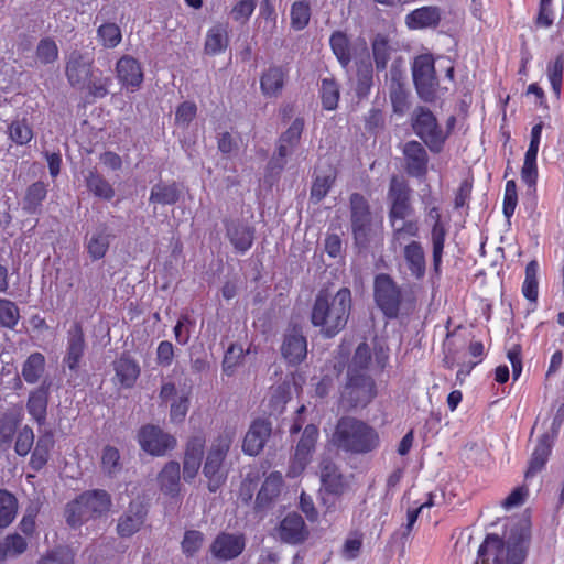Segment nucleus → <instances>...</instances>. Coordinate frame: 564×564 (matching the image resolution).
<instances>
[{"instance_id":"1","label":"nucleus","mask_w":564,"mask_h":564,"mask_svg":"<svg viewBox=\"0 0 564 564\" xmlns=\"http://www.w3.org/2000/svg\"><path fill=\"white\" fill-rule=\"evenodd\" d=\"M351 310V292L348 288H341L329 297L321 292L313 304L311 322L321 328L324 337L330 338L337 335L346 326Z\"/></svg>"},{"instance_id":"2","label":"nucleus","mask_w":564,"mask_h":564,"mask_svg":"<svg viewBox=\"0 0 564 564\" xmlns=\"http://www.w3.org/2000/svg\"><path fill=\"white\" fill-rule=\"evenodd\" d=\"M478 556L482 564L492 558V564H521L525 557V535L518 527L506 531L503 538L488 534L479 546Z\"/></svg>"},{"instance_id":"3","label":"nucleus","mask_w":564,"mask_h":564,"mask_svg":"<svg viewBox=\"0 0 564 564\" xmlns=\"http://www.w3.org/2000/svg\"><path fill=\"white\" fill-rule=\"evenodd\" d=\"M332 442L338 448L354 453L366 454L379 445L377 431L366 422L345 416L338 420L332 436Z\"/></svg>"},{"instance_id":"4","label":"nucleus","mask_w":564,"mask_h":564,"mask_svg":"<svg viewBox=\"0 0 564 564\" xmlns=\"http://www.w3.org/2000/svg\"><path fill=\"white\" fill-rule=\"evenodd\" d=\"M112 506V499L104 489H93L80 494L66 506V522L73 527H80L89 519L100 518L107 514Z\"/></svg>"},{"instance_id":"5","label":"nucleus","mask_w":564,"mask_h":564,"mask_svg":"<svg viewBox=\"0 0 564 564\" xmlns=\"http://www.w3.org/2000/svg\"><path fill=\"white\" fill-rule=\"evenodd\" d=\"M412 127L432 152L442 151L447 133L442 130L432 111L423 107L417 108L413 113Z\"/></svg>"},{"instance_id":"6","label":"nucleus","mask_w":564,"mask_h":564,"mask_svg":"<svg viewBox=\"0 0 564 564\" xmlns=\"http://www.w3.org/2000/svg\"><path fill=\"white\" fill-rule=\"evenodd\" d=\"M340 402L344 408L366 406L376 395L375 381L365 373H347Z\"/></svg>"},{"instance_id":"7","label":"nucleus","mask_w":564,"mask_h":564,"mask_svg":"<svg viewBox=\"0 0 564 564\" xmlns=\"http://www.w3.org/2000/svg\"><path fill=\"white\" fill-rule=\"evenodd\" d=\"M373 296L377 306L388 318H397L402 302L401 289L393 279L386 273L375 278Z\"/></svg>"},{"instance_id":"8","label":"nucleus","mask_w":564,"mask_h":564,"mask_svg":"<svg viewBox=\"0 0 564 564\" xmlns=\"http://www.w3.org/2000/svg\"><path fill=\"white\" fill-rule=\"evenodd\" d=\"M387 199L390 205L388 214L390 224L404 220L412 215L411 188L402 177H391Z\"/></svg>"},{"instance_id":"9","label":"nucleus","mask_w":564,"mask_h":564,"mask_svg":"<svg viewBox=\"0 0 564 564\" xmlns=\"http://www.w3.org/2000/svg\"><path fill=\"white\" fill-rule=\"evenodd\" d=\"M351 228L355 241L360 247H366L372 236V215L367 199L354 193L350 196Z\"/></svg>"},{"instance_id":"10","label":"nucleus","mask_w":564,"mask_h":564,"mask_svg":"<svg viewBox=\"0 0 564 564\" xmlns=\"http://www.w3.org/2000/svg\"><path fill=\"white\" fill-rule=\"evenodd\" d=\"M94 74V58L88 53L73 51L66 57L65 76L68 84L83 90L86 88Z\"/></svg>"},{"instance_id":"11","label":"nucleus","mask_w":564,"mask_h":564,"mask_svg":"<svg viewBox=\"0 0 564 564\" xmlns=\"http://www.w3.org/2000/svg\"><path fill=\"white\" fill-rule=\"evenodd\" d=\"M412 75L419 96L426 101L432 100L438 84L432 56H417L412 66Z\"/></svg>"},{"instance_id":"12","label":"nucleus","mask_w":564,"mask_h":564,"mask_svg":"<svg viewBox=\"0 0 564 564\" xmlns=\"http://www.w3.org/2000/svg\"><path fill=\"white\" fill-rule=\"evenodd\" d=\"M318 429L314 424L305 426L300 441L296 444L293 459L288 470V477L300 476L312 459L318 440Z\"/></svg>"},{"instance_id":"13","label":"nucleus","mask_w":564,"mask_h":564,"mask_svg":"<svg viewBox=\"0 0 564 564\" xmlns=\"http://www.w3.org/2000/svg\"><path fill=\"white\" fill-rule=\"evenodd\" d=\"M138 441L141 448L152 456H163L176 446V438L155 425L142 426L138 433Z\"/></svg>"},{"instance_id":"14","label":"nucleus","mask_w":564,"mask_h":564,"mask_svg":"<svg viewBox=\"0 0 564 564\" xmlns=\"http://www.w3.org/2000/svg\"><path fill=\"white\" fill-rule=\"evenodd\" d=\"M229 449V442L226 438H219L212 445L208 452L203 473L208 478V489L215 492L224 480L223 460Z\"/></svg>"},{"instance_id":"15","label":"nucleus","mask_w":564,"mask_h":564,"mask_svg":"<svg viewBox=\"0 0 564 564\" xmlns=\"http://www.w3.org/2000/svg\"><path fill=\"white\" fill-rule=\"evenodd\" d=\"M148 516L147 506L141 500H133L119 517L117 533L121 538H130L141 530Z\"/></svg>"},{"instance_id":"16","label":"nucleus","mask_w":564,"mask_h":564,"mask_svg":"<svg viewBox=\"0 0 564 564\" xmlns=\"http://www.w3.org/2000/svg\"><path fill=\"white\" fill-rule=\"evenodd\" d=\"M204 447L205 437L203 435H195L187 442L183 459L185 481L191 482L196 477L202 465Z\"/></svg>"},{"instance_id":"17","label":"nucleus","mask_w":564,"mask_h":564,"mask_svg":"<svg viewBox=\"0 0 564 564\" xmlns=\"http://www.w3.org/2000/svg\"><path fill=\"white\" fill-rule=\"evenodd\" d=\"M284 359L291 365H299L307 355V341L302 330L293 327L288 330L281 346Z\"/></svg>"},{"instance_id":"18","label":"nucleus","mask_w":564,"mask_h":564,"mask_svg":"<svg viewBox=\"0 0 564 564\" xmlns=\"http://www.w3.org/2000/svg\"><path fill=\"white\" fill-rule=\"evenodd\" d=\"M403 155L409 175L414 177H423L426 175L429 156L426 150L420 142H406L403 148Z\"/></svg>"},{"instance_id":"19","label":"nucleus","mask_w":564,"mask_h":564,"mask_svg":"<svg viewBox=\"0 0 564 564\" xmlns=\"http://www.w3.org/2000/svg\"><path fill=\"white\" fill-rule=\"evenodd\" d=\"M245 549L243 535L220 533L210 545L214 557L228 561L237 557Z\"/></svg>"},{"instance_id":"20","label":"nucleus","mask_w":564,"mask_h":564,"mask_svg":"<svg viewBox=\"0 0 564 564\" xmlns=\"http://www.w3.org/2000/svg\"><path fill=\"white\" fill-rule=\"evenodd\" d=\"M86 348L84 332L79 323H74L67 334V348L64 362L69 370L76 371Z\"/></svg>"},{"instance_id":"21","label":"nucleus","mask_w":564,"mask_h":564,"mask_svg":"<svg viewBox=\"0 0 564 564\" xmlns=\"http://www.w3.org/2000/svg\"><path fill=\"white\" fill-rule=\"evenodd\" d=\"M118 80L132 90L140 87L143 82V70L140 63L130 55H123L116 64Z\"/></svg>"},{"instance_id":"22","label":"nucleus","mask_w":564,"mask_h":564,"mask_svg":"<svg viewBox=\"0 0 564 564\" xmlns=\"http://www.w3.org/2000/svg\"><path fill=\"white\" fill-rule=\"evenodd\" d=\"M308 535V530L303 518L299 513H289L280 522L279 536L289 544H300Z\"/></svg>"},{"instance_id":"23","label":"nucleus","mask_w":564,"mask_h":564,"mask_svg":"<svg viewBox=\"0 0 564 564\" xmlns=\"http://www.w3.org/2000/svg\"><path fill=\"white\" fill-rule=\"evenodd\" d=\"M442 13L436 6H424L406 14L405 25L410 30L435 29L442 20Z\"/></svg>"},{"instance_id":"24","label":"nucleus","mask_w":564,"mask_h":564,"mask_svg":"<svg viewBox=\"0 0 564 564\" xmlns=\"http://www.w3.org/2000/svg\"><path fill=\"white\" fill-rule=\"evenodd\" d=\"M111 238V230L104 224L86 236L85 246L91 260H100L106 256Z\"/></svg>"},{"instance_id":"25","label":"nucleus","mask_w":564,"mask_h":564,"mask_svg":"<svg viewBox=\"0 0 564 564\" xmlns=\"http://www.w3.org/2000/svg\"><path fill=\"white\" fill-rule=\"evenodd\" d=\"M50 386V382L43 381L39 388L31 391L26 402L29 414L40 425L44 424L46 420Z\"/></svg>"},{"instance_id":"26","label":"nucleus","mask_w":564,"mask_h":564,"mask_svg":"<svg viewBox=\"0 0 564 564\" xmlns=\"http://www.w3.org/2000/svg\"><path fill=\"white\" fill-rule=\"evenodd\" d=\"M555 438L552 437L549 433L542 434L538 444L531 455V459L529 462V467L525 471V478L533 477L536 473L541 471L545 466L549 456L552 452V447Z\"/></svg>"},{"instance_id":"27","label":"nucleus","mask_w":564,"mask_h":564,"mask_svg":"<svg viewBox=\"0 0 564 564\" xmlns=\"http://www.w3.org/2000/svg\"><path fill=\"white\" fill-rule=\"evenodd\" d=\"M321 481L329 494L340 495L346 489V481L338 467L328 459L321 463Z\"/></svg>"},{"instance_id":"28","label":"nucleus","mask_w":564,"mask_h":564,"mask_svg":"<svg viewBox=\"0 0 564 564\" xmlns=\"http://www.w3.org/2000/svg\"><path fill=\"white\" fill-rule=\"evenodd\" d=\"M288 74L281 66L269 67L261 76L260 87L265 97H278L284 87Z\"/></svg>"},{"instance_id":"29","label":"nucleus","mask_w":564,"mask_h":564,"mask_svg":"<svg viewBox=\"0 0 564 564\" xmlns=\"http://www.w3.org/2000/svg\"><path fill=\"white\" fill-rule=\"evenodd\" d=\"M271 423L268 420H256L249 426V456L258 455L271 436Z\"/></svg>"},{"instance_id":"30","label":"nucleus","mask_w":564,"mask_h":564,"mask_svg":"<svg viewBox=\"0 0 564 564\" xmlns=\"http://www.w3.org/2000/svg\"><path fill=\"white\" fill-rule=\"evenodd\" d=\"M403 257L411 275L421 279L425 273V256L420 242L411 241L403 249Z\"/></svg>"},{"instance_id":"31","label":"nucleus","mask_w":564,"mask_h":564,"mask_svg":"<svg viewBox=\"0 0 564 564\" xmlns=\"http://www.w3.org/2000/svg\"><path fill=\"white\" fill-rule=\"evenodd\" d=\"M116 378L123 388H132L139 375L140 367L131 358L122 356L113 364Z\"/></svg>"},{"instance_id":"32","label":"nucleus","mask_w":564,"mask_h":564,"mask_svg":"<svg viewBox=\"0 0 564 564\" xmlns=\"http://www.w3.org/2000/svg\"><path fill=\"white\" fill-rule=\"evenodd\" d=\"M158 480L163 492L170 496L177 495L181 486L180 464L175 460L166 463L160 471Z\"/></svg>"},{"instance_id":"33","label":"nucleus","mask_w":564,"mask_h":564,"mask_svg":"<svg viewBox=\"0 0 564 564\" xmlns=\"http://www.w3.org/2000/svg\"><path fill=\"white\" fill-rule=\"evenodd\" d=\"M54 446V436L52 432L46 431L39 436L34 451L31 455L30 466L34 470L43 468L50 457V452Z\"/></svg>"},{"instance_id":"34","label":"nucleus","mask_w":564,"mask_h":564,"mask_svg":"<svg viewBox=\"0 0 564 564\" xmlns=\"http://www.w3.org/2000/svg\"><path fill=\"white\" fill-rule=\"evenodd\" d=\"M45 371V357L41 352L31 354L22 365L21 376L29 384L40 381Z\"/></svg>"},{"instance_id":"35","label":"nucleus","mask_w":564,"mask_h":564,"mask_svg":"<svg viewBox=\"0 0 564 564\" xmlns=\"http://www.w3.org/2000/svg\"><path fill=\"white\" fill-rule=\"evenodd\" d=\"M228 45V32L225 24H216L206 34L205 51L207 54L221 53Z\"/></svg>"},{"instance_id":"36","label":"nucleus","mask_w":564,"mask_h":564,"mask_svg":"<svg viewBox=\"0 0 564 564\" xmlns=\"http://www.w3.org/2000/svg\"><path fill=\"white\" fill-rule=\"evenodd\" d=\"M28 549L26 540L18 533L7 535L0 541V563L8 557H14L24 553Z\"/></svg>"},{"instance_id":"37","label":"nucleus","mask_w":564,"mask_h":564,"mask_svg":"<svg viewBox=\"0 0 564 564\" xmlns=\"http://www.w3.org/2000/svg\"><path fill=\"white\" fill-rule=\"evenodd\" d=\"M18 500L6 489H0V529L9 527L17 517Z\"/></svg>"},{"instance_id":"38","label":"nucleus","mask_w":564,"mask_h":564,"mask_svg":"<svg viewBox=\"0 0 564 564\" xmlns=\"http://www.w3.org/2000/svg\"><path fill=\"white\" fill-rule=\"evenodd\" d=\"M86 185L95 196L101 199L110 200L115 196V189L111 184L97 172L89 171L86 176Z\"/></svg>"},{"instance_id":"39","label":"nucleus","mask_w":564,"mask_h":564,"mask_svg":"<svg viewBox=\"0 0 564 564\" xmlns=\"http://www.w3.org/2000/svg\"><path fill=\"white\" fill-rule=\"evenodd\" d=\"M47 194L46 185L43 182H35L31 184L25 193L23 199V209L29 214H34L39 210L42 202Z\"/></svg>"},{"instance_id":"40","label":"nucleus","mask_w":564,"mask_h":564,"mask_svg":"<svg viewBox=\"0 0 564 564\" xmlns=\"http://www.w3.org/2000/svg\"><path fill=\"white\" fill-rule=\"evenodd\" d=\"M329 44L340 65L343 67L348 66L351 54L347 35L340 31L334 32L329 39Z\"/></svg>"},{"instance_id":"41","label":"nucleus","mask_w":564,"mask_h":564,"mask_svg":"<svg viewBox=\"0 0 564 564\" xmlns=\"http://www.w3.org/2000/svg\"><path fill=\"white\" fill-rule=\"evenodd\" d=\"M102 471L109 477H116L122 469L119 451L113 446H106L101 454Z\"/></svg>"},{"instance_id":"42","label":"nucleus","mask_w":564,"mask_h":564,"mask_svg":"<svg viewBox=\"0 0 564 564\" xmlns=\"http://www.w3.org/2000/svg\"><path fill=\"white\" fill-rule=\"evenodd\" d=\"M335 173L332 171L327 174L317 175L314 178L310 194V198L314 204L319 203L323 198L326 197L335 182Z\"/></svg>"},{"instance_id":"43","label":"nucleus","mask_w":564,"mask_h":564,"mask_svg":"<svg viewBox=\"0 0 564 564\" xmlns=\"http://www.w3.org/2000/svg\"><path fill=\"white\" fill-rule=\"evenodd\" d=\"M150 203L161 205H172L178 200V191L174 184H156L152 187Z\"/></svg>"},{"instance_id":"44","label":"nucleus","mask_w":564,"mask_h":564,"mask_svg":"<svg viewBox=\"0 0 564 564\" xmlns=\"http://www.w3.org/2000/svg\"><path fill=\"white\" fill-rule=\"evenodd\" d=\"M538 269L539 265L536 261H530L527 264L525 278L522 285V293L524 297L534 303L536 302L539 294Z\"/></svg>"},{"instance_id":"45","label":"nucleus","mask_w":564,"mask_h":564,"mask_svg":"<svg viewBox=\"0 0 564 564\" xmlns=\"http://www.w3.org/2000/svg\"><path fill=\"white\" fill-rule=\"evenodd\" d=\"M339 87L333 78H323L321 84V99L323 108L334 110L339 100Z\"/></svg>"},{"instance_id":"46","label":"nucleus","mask_w":564,"mask_h":564,"mask_svg":"<svg viewBox=\"0 0 564 564\" xmlns=\"http://www.w3.org/2000/svg\"><path fill=\"white\" fill-rule=\"evenodd\" d=\"M291 26L301 31L305 29L311 19V8L310 4L305 1H295L291 6Z\"/></svg>"},{"instance_id":"47","label":"nucleus","mask_w":564,"mask_h":564,"mask_svg":"<svg viewBox=\"0 0 564 564\" xmlns=\"http://www.w3.org/2000/svg\"><path fill=\"white\" fill-rule=\"evenodd\" d=\"M20 321V311L17 304L10 300H0V325L13 329Z\"/></svg>"},{"instance_id":"48","label":"nucleus","mask_w":564,"mask_h":564,"mask_svg":"<svg viewBox=\"0 0 564 564\" xmlns=\"http://www.w3.org/2000/svg\"><path fill=\"white\" fill-rule=\"evenodd\" d=\"M35 57L42 65L54 63L58 58V47L55 41L50 37L42 39L36 46Z\"/></svg>"},{"instance_id":"49","label":"nucleus","mask_w":564,"mask_h":564,"mask_svg":"<svg viewBox=\"0 0 564 564\" xmlns=\"http://www.w3.org/2000/svg\"><path fill=\"white\" fill-rule=\"evenodd\" d=\"M371 364V350L367 343H361L356 348L347 373H361Z\"/></svg>"},{"instance_id":"50","label":"nucleus","mask_w":564,"mask_h":564,"mask_svg":"<svg viewBox=\"0 0 564 564\" xmlns=\"http://www.w3.org/2000/svg\"><path fill=\"white\" fill-rule=\"evenodd\" d=\"M393 232L392 238L394 242L401 243L406 238L416 237L419 235V225L416 220L404 219L390 224Z\"/></svg>"},{"instance_id":"51","label":"nucleus","mask_w":564,"mask_h":564,"mask_svg":"<svg viewBox=\"0 0 564 564\" xmlns=\"http://www.w3.org/2000/svg\"><path fill=\"white\" fill-rule=\"evenodd\" d=\"M97 35L100 43L105 47L113 48L116 47L122 39L120 28L115 23H105L100 25L97 30Z\"/></svg>"},{"instance_id":"52","label":"nucleus","mask_w":564,"mask_h":564,"mask_svg":"<svg viewBox=\"0 0 564 564\" xmlns=\"http://www.w3.org/2000/svg\"><path fill=\"white\" fill-rule=\"evenodd\" d=\"M282 486V475L280 473L270 474L258 494V499L261 501L271 500L280 494Z\"/></svg>"},{"instance_id":"53","label":"nucleus","mask_w":564,"mask_h":564,"mask_svg":"<svg viewBox=\"0 0 564 564\" xmlns=\"http://www.w3.org/2000/svg\"><path fill=\"white\" fill-rule=\"evenodd\" d=\"M372 53L378 70H383L390 59V47L388 40L378 35L372 43Z\"/></svg>"},{"instance_id":"54","label":"nucleus","mask_w":564,"mask_h":564,"mask_svg":"<svg viewBox=\"0 0 564 564\" xmlns=\"http://www.w3.org/2000/svg\"><path fill=\"white\" fill-rule=\"evenodd\" d=\"M294 150L295 148L289 144H283V142L279 140L276 151L268 163L270 172L276 174L280 173L284 169L288 158L294 152Z\"/></svg>"},{"instance_id":"55","label":"nucleus","mask_w":564,"mask_h":564,"mask_svg":"<svg viewBox=\"0 0 564 564\" xmlns=\"http://www.w3.org/2000/svg\"><path fill=\"white\" fill-rule=\"evenodd\" d=\"M9 135L14 143L24 145L32 140L33 132L24 120H15L9 126Z\"/></svg>"},{"instance_id":"56","label":"nucleus","mask_w":564,"mask_h":564,"mask_svg":"<svg viewBox=\"0 0 564 564\" xmlns=\"http://www.w3.org/2000/svg\"><path fill=\"white\" fill-rule=\"evenodd\" d=\"M36 564H74V555L69 550L58 547L41 555Z\"/></svg>"},{"instance_id":"57","label":"nucleus","mask_w":564,"mask_h":564,"mask_svg":"<svg viewBox=\"0 0 564 564\" xmlns=\"http://www.w3.org/2000/svg\"><path fill=\"white\" fill-rule=\"evenodd\" d=\"M563 59L560 55L554 62L547 64L546 75L550 80L552 90L556 98L561 95V85L563 80Z\"/></svg>"},{"instance_id":"58","label":"nucleus","mask_w":564,"mask_h":564,"mask_svg":"<svg viewBox=\"0 0 564 564\" xmlns=\"http://www.w3.org/2000/svg\"><path fill=\"white\" fill-rule=\"evenodd\" d=\"M243 360V349L239 345H230L225 354L223 370L227 376L235 372V368Z\"/></svg>"},{"instance_id":"59","label":"nucleus","mask_w":564,"mask_h":564,"mask_svg":"<svg viewBox=\"0 0 564 564\" xmlns=\"http://www.w3.org/2000/svg\"><path fill=\"white\" fill-rule=\"evenodd\" d=\"M390 100L393 107V111L397 113H403L408 106V95L403 85L399 80H394L390 88Z\"/></svg>"},{"instance_id":"60","label":"nucleus","mask_w":564,"mask_h":564,"mask_svg":"<svg viewBox=\"0 0 564 564\" xmlns=\"http://www.w3.org/2000/svg\"><path fill=\"white\" fill-rule=\"evenodd\" d=\"M433 261L435 267L442 259L446 230L443 224H434L432 228Z\"/></svg>"},{"instance_id":"61","label":"nucleus","mask_w":564,"mask_h":564,"mask_svg":"<svg viewBox=\"0 0 564 564\" xmlns=\"http://www.w3.org/2000/svg\"><path fill=\"white\" fill-rule=\"evenodd\" d=\"M33 444V430L30 426L25 425L18 433L14 451L19 456H26L30 453Z\"/></svg>"},{"instance_id":"62","label":"nucleus","mask_w":564,"mask_h":564,"mask_svg":"<svg viewBox=\"0 0 564 564\" xmlns=\"http://www.w3.org/2000/svg\"><path fill=\"white\" fill-rule=\"evenodd\" d=\"M204 535L196 530L186 531L182 541V550L187 556H193L202 546Z\"/></svg>"},{"instance_id":"63","label":"nucleus","mask_w":564,"mask_h":564,"mask_svg":"<svg viewBox=\"0 0 564 564\" xmlns=\"http://www.w3.org/2000/svg\"><path fill=\"white\" fill-rule=\"evenodd\" d=\"M303 129L304 120L302 118H296L288 128V130L282 133L279 140L282 141L283 144H289L293 148H296L300 142Z\"/></svg>"},{"instance_id":"64","label":"nucleus","mask_w":564,"mask_h":564,"mask_svg":"<svg viewBox=\"0 0 564 564\" xmlns=\"http://www.w3.org/2000/svg\"><path fill=\"white\" fill-rule=\"evenodd\" d=\"M196 105L191 101H184L182 102L175 112V122L178 126L187 127L189 122L195 118L196 116Z\"/></svg>"}]
</instances>
